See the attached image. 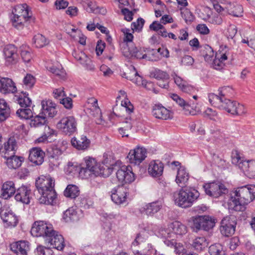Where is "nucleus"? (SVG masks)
<instances>
[{
    "instance_id": "obj_1",
    "label": "nucleus",
    "mask_w": 255,
    "mask_h": 255,
    "mask_svg": "<svg viewBox=\"0 0 255 255\" xmlns=\"http://www.w3.org/2000/svg\"><path fill=\"white\" fill-rule=\"evenodd\" d=\"M255 199V185H247L237 188L231 195L228 202L229 209L243 211L246 205Z\"/></svg>"
},
{
    "instance_id": "obj_2",
    "label": "nucleus",
    "mask_w": 255,
    "mask_h": 255,
    "mask_svg": "<svg viewBox=\"0 0 255 255\" xmlns=\"http://www.w3.org/2000/svg\"><path fill=\"white\" fill-rule=\"evenodd\" d=\"M35 186L40 194L38 200L40 204L53 205L57 195L54 189V181L49 175L40 176L35 182Z\"/></svg>"
},
{
    "instance_id": "obj_3",
    "label": "nucleus",
    "mask_w": 255,
    "mask_h": 255,
    "mask_svg": "<svg viewBox=\"0 0 255 255\" xmlns=\"http://www.w3.org/2000/svg\"><path fill=\"white\" fill-rule=\"evenodd\" d=\"M85 165L82 166L79 175L83 178H88L93 175L95 176H108L110 169L108 166L102 165L92 157L85 158Z\"/></svg>"
},
{
    "instance_id": "obj_4",
    "label": "nucleus",
    "mask_w": 255,
    "mask_h": 255,
    "mask_svg": "<svg viewBox=\"0 0 255 255\" xmlns=\"http://www.w3.org/2000/svg\"><path fill=\"white\" fill-rule=\"evenodd\" d=\"M31 14L26 3L15 6L10 18L13 26L19 30L27 26L31 19Z\"/></svg>"
},
{
    "instance_id": "obj_5",
    "label": "nucleus",
    "mask_w": 255,
    "mask_h": 255,
    "mask_svg": "<svg viewBox=\"0 0 255 255\" xmlns=\"http://www.w3.org/2000/svg\"><path fill=\"white\" fill-rule=\"evenodd\" d=\"M200 193L194 188L181 189L173 194L175 203L182 208L191 207L199 197Z\"/></svg>"
},
{
    "instance_id": "obj_6",
    "label": "nucleus",
    "mask_w": 255,
    "mask_h": 255,
    "mask_svg": "<svg viewBox=\"0 0 255 255\" xmlns=\"http://www.w3.org/2000/svg\"><path fill=\"white\" fill-rule=\"evenodd\" d=\"M215 9L218 13L222 14H230L235 17H240L242 15L243 9L242 6L237 3L227 2L224 0H220L218 2L217 0H211Z\"/></svg>"
},
{
    "instance_id": "obj_7",
    "label": "nucleus",
    "mask_w": 255,
    "mask_h": 255,
    "mask_svg": "<svg viewBox=\"0 0 255 255\" xmlns=\"http://www.w3.org/2000/svg\"><path fill=\"white\" fill-rule=\"evenodd\" d=\"M232 162L250 178H255V159L245 160L237 150H235L232 153Z\"/></svg>"
},
{
    "instance_id": "obj_8",
    "label": "nucleus",
    "mask_w": 255,
    "mask_h": 255,
    "mask_svg": "<svg viewBox=\"0 0 255 255\" xmlns=\"http://www.w3.org/2000/svg\"><path fill=\"white\" fill-rule=\"evenodd\" d=\"M146 51V48L137 47L132 44H128L122 49L123 55L126 57L137 59H151L148 55L150 53H144Z\"/></svg>"
},
{
    "instance_id": "obj_9",
    "label": "nucleus",
    "mask_w": 255,
    "mask_h": 255,
    "mask_svg": "<svg viewBox=\"0 0 255 255\" xmlns=\"http://www.w3.org/2000/svg\"><path fill=\"white\" fill-rule=\"evenodd\" d=\"M219 109L224 110L234 115H243L247 113L243 105L228 99H224L222 105H219Z\"/></svg>"
},
{
    "instance_id": "obj_10",
    "label": "nucleus",
    "mask_w": 255,
    "mask_h": 255,
    "mask_svg": "<svg viewBox=\"0 0 255 255\" xmlns=\"http://www.w3.org/2000/svg\"><path fill=\"white\" fill-rule=\"evenodd\" d=\"M77 121L73 116L62 118L57 124L58 129L65 134L71 135L77 130Z\"/></svg>"
},
{
    "instance_id": "obj_11",
    "label": "nucleus",
    "mask_w": 255,
    "mask_h": 255,
    "mask_svg": "<svg viewBox=\"0 0 255 255\" xmlns=\"http://www.w3.org/2000/svg\"><path fill=\"white\" fill-rule=\"evenodd\" d=\"M53 226L43 221H36L34 223L31 229V233L35 237H46L52 233Z\"/></svg>"
},
{
    "instance_id": "obj_12",
    "label": "nucleus",
    "mask_w": 255,
    "mask_h": 255,
    "mask_svg": "<svg viewBox=\"0 0 255 255\" xmlns=\"http://www.w3.org/2000/svg\"><path fill=\"white\" fill-rule=\"evenodd\" d=\"M203 187L206 194L214 198H218L228 192L225 185L219 182L207 183Z\"/></svg>"
},
{
    "instance_id": "obj_13",
    "label": "nucleus",
    "mask_w": 255,
    "mask_h": 255,
    "mask_svg": "<svg viewBox=\"0 0 255 255\" xmlns=\"http://www.w3.org/2000/svg\"><path fill=\"white\" fill-rule=\"evenodd\" d=\"M112 201L117 205H121L126 202L129 194V188L125 186H118L111 191Z\"/></svg>"
},
{
    "instance_id": "obj_14",
    "label": "nucleus",
    "mask_w": 255,
    "mask_h": 255,
    "mask_svg": "<svg viewBox=\"0 0 255 255\" xmlns=\"http://www.w3.org/2000/svg\"><path fill=\"white\" fill-rule=\"evenodd\" d=\"M236 224V218L234 216L224 217L221 222V234L226 237L231 236L235 233Z\"/></svg>"
},
{
    "instance_id": "obj_15",
    "label": "nucleus",
    "mask_w": 255,
    "mask_h": 255,
    "mask_svg": "<svg viewBox=\"0 0 255 255\" xmlns=\"http://www.w3.org/2000/svg\"><path fill=\"white\" fill-rule=\"evenodd\" d=\"M147 154L146 148L137 146L129 151L127 157L130 163L138 165L145 159Z\"/></svg>"
},
{
    "instance_id": "obj_16",
    "label": "nucleus",
    "mask_w": 255,
    "mask_h": 255,
    "mask_svg": "<svg viewBox=\"0 0 255 255\" xmlns=\"http://www.w3.org/2000/svg\"><path fill=\"white\" fill-rule=\"evenodd\" d=\"M18 148L17 141L14 137H10L5 142L3 146L0 148V153L4 158L9 157V156L14 155Z\"/></svg>"
},
{
    "instance_id": "obj_17",
    "label": "nucleus",
    "mask_w": 255,
    "mask_h": 255,
    "mask_svg": "<svg viewBox=\"0 0 255 255\" xmlns=\"http://www.w3.org/2000/svg\"><path fill=\"white\" fill-rule=\"evenodd\" d=\"M116 176L118 181L123 183H131L134 179V175L130 166H123L116 172Z\"/></svg>"
},
{
    "instance_id": "obj_18",
    "label": "nucleus",
    "mask_w": 255,
    "mask_h": 255,
    "mask_svg": "<svg viewBox=\"0 0 255 255\" xmlns=\"http://www.w3.org/2000/svg\"><path fill=\"white\" fill-rule=\"evenodd\" d=\"M152 115L156 119L167 120L173 118V113L160 104L154 105L152 108Z\"/></svg>"
},
{
    "instance_id": "obj_19",
    "label": "nucleus",
    "mask_w": 255,
    "mask_h": 255,
    "mask_svg": "<svg viewBox=\"0 0 255 255\" xmlns=\"http://www.w3.org/2000/svg\"><path fill=\"white\" fill-rule=\"evenodd\" d=\"M15 199L22 203L28 204L31 198V190L29 187L22 185L15 192Z\"/></svg>"
},
{
    "instance_id": "obj_20",
    "label": "nucleus",
    "mask_w": 255,
    "mask_h": 255,
    "mask_svg": "<svg viewBox=\"0 0 255 255\" xmlns=\"http://www.w3.org/2000/svg\"><path fill=\"white\" fill-rule=\"evenodd\" d=\"M42 109L40 114L46 117L53 118L57 113L56 105L50 100H43L41 102Z\"/></svg>"
},
{
    "instance_id": "obj_21",
    "label": "nucleus",
    "mask_w": 255,
    "mask_h": 255,
    "mask_svg": "<svg viewBox=\"0 0 255 255\" xmlns=\"http://www.w3.org/2000/svg\"><path fill=\"white\" fill-rule=\"evenodd\" d=\"M0 217L3 221L4 226L7 228L14 227L18 223L17 217L10 210L7 209L2 210Z\"/></svg>"
},
{
    "instance_id": "obj_22",
    "label": "nucleus",
    "mask_w": 255,
    "mask_h": 255,
    "mask_svg": "<svg viewBox=\"0 0 255 255\" xmlns=\"http://www.w3.org/2000/svg\"><path fill=\"white\" fill-rule=\"evenodd\" d=\"M47 240L50 244V246L58 250H62L64 247V238L62 235L54 231L47 237Z\"/></svg>"
},
{
    "instance_id": "obj_23",
    "label": "nucleus",
    "mask_w": 255,
    "mask_h": 255,
    "mask_svg": "<svg viewBox=\"0 0 255 255\" xmlns=\"http://www.w3.org/2000/svg\"><path fill=\"white\" fill-rule=\"evenodd\" d=\"M3 54L7 64H14L17 62V49L13 45H6L3 49Z\"/></svg>"
},
{
    "instance_id": "obj_24",
    "label": "nucleus",
    "mask_w": 255,
    "mask_h": 255,
    "mask_svg": "<svg viewBox=\"0 0 255 255\" xmlns=\"http://www.w3.org/2000/svg\"><path fill=\"white\" fill-rule=\"evenodd\" d=\"M163 164L159 160L151 161L148 166V172L153 177H159L163 174Z\"/></svg>"
},
{
    "instance_id": "obj_25",
    "label": "nucleus",
    "mask_w": 255,
    "mask_h": 255,
    "mask_svg": "<svg viewBox=\"0 0 255 255\" xmlns=\"http://www.w3.org/2000/svg\"><path fill=\"white\" fill-rule=\"evenodd\" d=\"M162 207L161 201H157L144 205L140 208V212L148 216H152L158 212Z\"/></svg>"
},
{
    "instance_id": "obj_26",
    "label": "nucleus",
    "mask_w": 255,
    "mask_h": 255,
    "mask_svg": "<svg viewBox=\"0 0 255 255\" xmlns=\"http://www.w3.org/2000/svg\"><path fill=\"white\" fill-rule=\"evenodd\" d=\"M16 90V87L11 79L7 78H0V92L1 93H14Z\"/></svg>"
},
{
    "instance_id": "obj_27",
    "label": "nucleus",
    "mask_w": 255,
    "mask_h": 255,
    "mask_svg": "<svg viewBox=\"0 0 255 255\" xmlns=\"http://www.w3.org/2000/svg\"><path fill=\"white\" fill-rule=\"evenodd\" d=\"M44 152L38 147H33L29 151L28 159L35 165L41 164L44 160Z\"/></svg>"
},
{
    "instance_id": "obj_28",
    "label": "nucleus",
    "mask_w": 255,
    "mask_h": 255,
    "mask_svg": "<svg viewBox=\"0 0 255 255\" xmlns=\"http://www.w3.org/2000/svg\"><path fill=\"white\" fill-rule=\"evenodd\" d=\"M72 55L87 69L91 71L94 69V66L91 60L84 53L82 52H77L74 51L72 52Z\"/></svg>"
},
{
    "instance_id": "obj_29",
    "label": "nucleus",
    "mask_w": 255,
    "mask_h": 255,
    "mask_svg": "<svg viewBox=\"0 0 255 255\" xmlns=\"http://www.w3.org/2000/svg\"><path fill=\"white\" fill-rule=\"evenodd\" d=\"M16 190L13 182L6 181L2 185L0 197L4 199H8L13 195Z\"/></svg>"
},
{
    "instance_id": "obj_30",
    "label": "nucleus",
    "mask_w": 255,
    "mask_h": 255,
    "mask_svg": "<svg viewBox=\"0 0 255 255\" xmlns=\"http://www.w3.org/2000/svg\"><path fill=\"white\" fill-rule=\"evenodd\" d=\"M10 249L16 255H27L29 250L28 243L26 241H19L10 245Z\"/></svg>"
},
{
    "instance_id": "obj_31",
    "label": "nucleus",
    "mask_w": 255,
    "mask_h": 255,
    "mask_svg": "<svg viewBox=\"0 0 255 255\" xmlns=\"http://www.w3.org/2000/svg\"><path fill=\"white\" fill-rule=\"evenodd\" d=\"M72 145L78 150H85L89 146L90 141L85 135L73 137Z\"/></svg>"
},
{
    "instance_id": "obj_32",
    "label": "nucleus",
    "mask_w": 255,
    "mask_h": 255,
    "mask_svg": "<svg viewBox=\"0 0 255 255\" xmlns=\"http://www.w3.org/2000/svg\"><path fill=\"white\" fill-rule=\"evenodd\" d=\"M189 177V174L186 169L183 167H180L176 177V183L179 186L183 188L187 185Z\"/></svg>"
},
{
    "instance_id": "obj_33",
    "label": "nucleus",
    "mask_w": 255,
    "mask_h": 255,
    "mask_svg": "<svg viewBox=\"0 0 255 255\" xmlns=\"http://www.w3.org/2000/svg\"><path fill=\"white\" fill-rule=\"evenodd\" d=\"M152 233V231L149 229L148 227L143 228V229L137 234L135 239L132 242L131 244L132 247H136L140 243L145 242L148 238L149 236Z\"/></svg>"
},
{
    "instance_id": "obj_34",
    "label": "nucleus",
    "mask_w": 255,
    "mask_h": 255,
    "mask_svg": "<svg viewBox=\"0 0 255 255\" xmlns=\"http://www.w3.org/2000/svg\"><path fill=\"white\" fill-rule=\"evenodd\" d=\"M169 228L172 230L174 234L182 236L187 233V227L179 221H175L170 224Z\"/></svg>"
},
{
    "instance_id": "obj_35",
    "label": "nucleus",
    "mask_w": 255,
    "mask_h": 255,
    "mask_svg": "<svg viewBox=\"0 0 255 255\" xmlns=\"http://www.w3.org/2000/svg\"><path fill=\"white\" fill-rule=\"evenodd\" d=\"M10 110L6 102L0 99V122L5 121L10 115Z\"/></svg>"
},
{
    "instance_id": "obj_36",
    "label": "nucleus",
    "mask_w": 255,
    "mask_h": 255,
    "mask_svg": "<svg viewBox=\"0 0 255 255\" xmlns=\"http://www.w3.org/2000/svg\"><path fill=\"white\" fill-rule=\"evenodd\" d=\"M170 97L172 99L175 101L179 106L183 108V109L186 111L189 112V114L193 115V112L190 111V108H192L193 106H192L186 103L184 100L181 98L178 95L175 94H170Z\"/></svg>"
},
{
    "instance_id": "obj_37",
    "label": "nucleus",
    "mask_w": 255,
    "mask_h": 255,
    "mask_svg": "<svg viewBox=\"0 0 255 255\" xmlns=\"http://www.w3.org/2000/svg\"><path fill=\"white\" fill-rule=\"evenodd\" d=\"M46 68L51 73L59 77L60 78H63L65 77L66 74L65 72L61 66L58 63L52 65L47 64Z\"/></svg>"
},
{
    "instance_id": "obj_38",
    "label": "nucleus",
    "mask_w": 255,
    "mask_h": 255,
    "mask_svg": "<svg viewBox=\"0 0 255 255\" xmlns=\"http://www.w3.org/2000/svg\"><path fill=\"white\" fill-rule=\"evenodd\" d=\"M172 76L173 77L175 83L182 91L188 92L191 91L192 87L188 85L186 81L176 74H174Z\"/></svg>"
},
{
    "instance_id": "obj_39",
    "label": "nucleus",
    "mask_w": 255,
    "mask_h": 255,
    "mask_svg": "<svg viewBox=\"0 0 255 255\" xmlns=\"http://www.w3.org/2000/svg\"><path fill=\"white\" fill-rule=\"evenodd\" d=\"M6 159V164L9 168L16 169L20 167L23 161V158L20 156L12 155Z\"/></svg>"
},
{
    "instance_id": "obj_40",
    "label": "nucleus",
    "mask_w": 255,
    "mask_h": 255,
    "mask_svg": "<svg viewBox=\"0 0 255 255\" xmlns=\"http://www.w3.org/2000/svg\"><path fill=\"white\" fill-rule=\"evenodd\" d=\"M208 243L204 237L195 238L193 242L192 246L196 250L201 251L207 248Z\"/></svg>"
},
{
    "instance_id": "obj_41",
    "label": "nucleus",
    "mask_w": 255,
    "mask_h": 255,
    "mask_svg": "<svg viewBox=\"0 0 255 255\" xmlns=\"http://www.w3.org/2000/svg\"><path fill=\"white\" fill-rule=\"evenodd\" d=\"M64 194L67 197L74 199L78 196L80 194V191L77 186L69 185L65 190Z\"/></svg>"
},
{
    "instance_id": "obj_42",
    "label": "nucleus",
    "mask_w": 255,
    "mask_h": 255,
    "mask_svg": "<svg viewBox=\"0 0 255 255\" xmlns=\"http://www.w3.org/2000/svg\"><path fill=\"white\" fill-rule=\"evenodd\" d=\"M63 219L66 222L75 221L77 219V212L73 207L70 208L63 213Z\"/></svg>"
},
{
    "instance_id": "obj_43",
    "label": "nucleus",
    "mask_w": 255,
    "mask_h": 255,
    "mask_svg": "<svg viewBox=\"0 0 255 255\" xmlns=\"http://www.w3.org/2000/svg\"><path fill=\"white\" fill-rule=\"evenodd\" d=\"M215 226V221L209 216H203L202 229L205 231H209Z\"/></svg>"
},
{
    "instance_id": "obj_44",
    "label": "nucleus",
    "mask_w": 255,
    "mask_h": 255,
    "mask_svg": "<svg viewBox=\"0 0 255 255\" xmlns=\"http://www.w3.org/2000/svg\"><path fill=\"white\" fill-rule=\"evenodd\" d=\"M46 117L43 115L39 114L33 117L31 120L30 125L34 127H38L44 125L46 123Z\"/></svg>"
},
{
    "instance_id": "obj_45",
    "label": "nucleus",
    "mask_w": 255,
    "mask_h": 255,
    "mask_svg": "<svg viewBox=\"0 0 255 255\" xmlns=\"http://www.w3.org/2000/svg\"><path fill=\"white\" fill-rule=\"evenodd\" d=\"M209 252L211 255H224L225 251L222 245L215 244L211 245L209 249Z\"/></svg>"
},
{
    "instance_id": "obj_46",
    "label": "nucleus",
    "mask_w": 255,
    "mask_h": 255,
    "mask_svg": "<svg viewBox=\"0 0 255 255\" xmlns=\"http://www.w3.org/2000/svg\"><path fill=\"white\" fill-rule=\"evenodd\" d=\"M208 97L210 103L219 109V105H222V102L224 101L223 97L219 95H218L213 93L210 94Z\"/></svg>"
},
{
    "instance_id": "obj_47",
    "label": "nucleus",
    "mask_w": 255,
    "mask_h": 255,
    "mask_svg": "<svg viewBox=\"0 0 255 255\" xmlns=\"http://www.w3.org/2000/svg\"><path fill=\"white\" fill-rule=\"evenodd\" d=\"M16 115L21 119H29L33 117L31 110L29 108L18 109L16 113Z\"/></svg>"
},
{
    "instance_id": "obj_48",
    "label": "nucleus",
    "mask_w": 255,
    "mask_h": 255,
    "mask_svg": "<svg viewBox=\"0 0 255 255\" xmlns=\"http://www.w3.org/2000/svg\"><path fill=\"white\" fill-rule=\"evenodd\" d=\"M20 55L22 59L25 63H28L30 61L32 56L28 47L23 46L20 47Z\"/></svg>"
},
{
    "instance_id": "obj_49",
    "label": "nucleus",
    "mask_w": 255,
    "mask_h": 255,
    "mask_svg": "<svg viewBox=\"0 0 255 255\" xmlns=\"http://www.w3.org/2000/svg\"><path fill=\"white\" fill-rule=\"evenodd\" d=\"M18 103L21 107L27 108L31 106L32 101L28 97V94L26 93L20 96L18 99Z\"/></svg>"
},
{
    "instance_id": "obj_50",
    "label": "nucleus",
    "mask_w": 255,
    "mask_h": 255,
    "mask_svg": "<svg viewBox=\"0 0 255 255\" xmlns=\"http://www.w3.org/2000/svg\"><path fill=\"white\" fill-rule=\"evenodd\" d=\"M33 40L35 46L37 48L42 47L48 44L46 38L40 34L36 35L34 37Z\"/></svg>"
},
{
    "instance_id": "obj_51",
    "label": "nucleus",
    "mask_w": 255,
    "mask_h": 255,
    "mask_svg": "<svg viewBox=\"0 0 255 255\" xmlns=\"http://www.w3.org/2000/svg\"><path fill=\"white\" fill-rule=\"evenodd\" d=\"M212 14V11L209 7H202L199 10L198 16L205 21H207L210 16Z\"/></svg>"
},
{
    "instance_id": "obj_52",
    "label": "nucleus",
    "mask_w": 255,
    "mask_h": 255,
    "mask_svg": "<svg viewBox=\"0 0 255 255\" xmlns=\"http://www.w3.org/2000/svg\"><path fill=\"white\" fill-rule=\"evenodd\" d=\"M218 94L223 97V100L226 99L225 97L230 96L233 94V89L230 86H224L219 89Z\"/></svg>"
},
{
    "instance_id": "obj_53",
    "label": "nucleus",
    "mask_w": 255,
    "mask_h": 255,
    "mask_svg": "<svg viewBox=\"0 0 255 255\" xmlns=\"http://www.w3.org/2000/svg\"><path fill=\"white\" fill-rule=\"evenodd\" d=\"M181 16L185 20V22L188 23H191L194 20V17L191 11L188 9H184L181 12Z\"/></svg>"
},
{
    "instance_id": "obj_54",
    "label": "nucleus",
    "mask_w": 255,
    "mask_h": 255,
    "mask_svg": "<svg viewBox=\"0 0 255 255\" xmlns=\"http://www.w3.org/2000/svg\"><path fill=\"white\" fill-rule=\"evenodd\" d=\"M202 218L203 216H199L193 218V225H192L191 228L194 230L195 229L196 231L202 229Z\"/></svg>"
},
{
    "instance_id": "obj_55",
    "label": "nucleus",
    "mask_w": 255,
    "mask_h": 255,
    "mask_svg": "<svg viewBox=\"0 0 255 255\" xmlns=\"http://www.w3.org/2000/svg\"><path fill=\"white\" fill-rule=\"evenodd\" d=\"M24 85L27 88H31L35 83V79L31 74H27L23 80Z\"/></svg>"
},
{
    "instance_id": "obj_56",
    "label": "nucleus",
    "mask_w": 255,
    "mask_h": 255,
    "mask_svg": "<svg viewBox=\"0 0 255 255\" xmlns=\"http://www.w3.org/2000/svg\"><path fill=\"white\" fill-rule=\"evenodd\" d=\"M230 54L229 50H227L226 47H225L224 49L219 51V52L216 53V56L219 58L221 61L224 63V61L227 60Z\"/></svg>"
},
{
    "instance_id": "obj_57",
    "label": "nucleus",
    "mask_w": 255,
    "mask_h": 255,
    "mask_svg": "<svg viewBox=\"0 0 255 255\" xmlns=\"http://www.w3.org/2000/svg\"><path fill=\"white\" fill-rule=\"evenodd\" d=\"M125 124L126 125L124 127L119 128V132L122 136H128V131L132 127L131 123L128 121V119L125 121Z\"/></svg>"
},
{
    "instance_id": "obj_58",
    "label": "nucleus",
    "mask_w": 255,
    "mask_h": 255,
    "mask_svg": "<svg viewBox=\"0 0 255 255\" xmlns=\"http://www.w3.org/2000/svg\"><path fill=\"white\" fill-rule=\"evenodd\" d=\"M149 55H148L149 56V57L151 58V59H146V60H148V61H157L159 59V58L158 56V54H159V52H158V49L157 50H154V49H147L146 48V51H145V53H149Z\"/></svg>"
},
{
    "instance_id": "obj_59",
    "label": "nucleus",
    "mask_w": 255,
    "mask_h": 255,
    "mask_svg": "<svg viewBox=\"0 0 255 255\" xmlns=\"http://www.w3.org/2000/svg\"><path fill=\"white\" fill-rule=\"evenodd\" d=\"M242 41L243 43L248 44L249 46L255 50V32H253L252 35L247 39H243Z\"/></svg>"
},
{
    "instance_id": "obj_60",
    "label": "nucleus",
    "mask_w": 255,
    "mask_h": 255,
    "mask_svg": "<svg viewBox=\"0 0 255 255\" xmlns=\"http://www.w3.org/2000/svg\"><path fill=\"white\" fill-rule=\"evenodd\" d=\"M144 23V20L143 19L141 18H138L136 21L133 22L131 23V28L133 30L139 31L142 29Z\"/></svg>"
},
{
    "instance_id": "obj_61",
    "label": "nucleus",
    "mask_w": 255,
    "mask_h": 255,
    "mask_svg": "<svg viewBox=\"0 0 255 255\" xmlns=\"http://www.w3.org/2000/svg\"><path fill=\"white\" fill-rule=\"evenodd\" d=\"M204 116L211 120L216 121V118H217V113L211 108H207L204 112Z\"/></svg>"
},
{
    "instance_id": "obj_62",
    "label": "nucleus",
    "mask_w": 255,
    "mask_h": 255,
    "mask_svg": "<svg viewBox=\"0 0 255 255\" xmlns=\"http://www.w3.org/2000/svg\"><path fill=\"white\" fill-rule=\"evenodd\" d=\"M59 160V157L58 156L51 155L49 157L50 166L53 168L58 167L60 164Z\"/></svg>"
},
{
    "instance_id": "obj_63",
    "label": "nucleus",
    "mask_w": 255,
    "mask_h": 255,
    "mask_svg": "<svg viewBox=\"0 0 255 255\" xmlns=\"http://www.w3.org/2000/svg\"><path fill=\"white\" fill-rule=\"evenodd\" d=\"M222 21V19L220 15L218 14H211L207 21L214 24H221Z\"/></svg>"
},
{
    "instance_id": "obj_64",
    "label": "nucleus",
    "mask_w": 255,
    "mask_h": 255,
    "mask_svg": "<svg viewBox=\"0 0 255 255\" xmlns=\"http://www.w3.org/2000/svg\"><path fill=\"white\" fill-rule=\"evenodd\" d=\"M37 251L38 255H53L52 250L41 246L37 248Z\"/></svg>"
}]
</instances>
